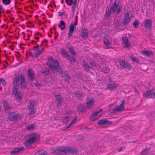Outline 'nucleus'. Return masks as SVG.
I'll use <instances>...</instances> for the list:
<instances>
[{
    "mask_svg": "<svg viewBox=\"0 0 155 155\" xmlns=\"http://www.w3.org/2000/svg\"><path fill=\"white\" fill-rule=\"evenodd\" d=\"M56 102L58 105H60L62 103V98L60 94L55 95Z\"/></svg>",
    "mask_w": 155,
    "mask_h": 155,
    "instance_id": "nucleus-20",
    "label": "nucleus"
},
{
    "mask_svg": "<svg viewBox=\"0 0 155 155\" xmlns=\"http://www.w3.org/2000/svg\"><path fill=\"white\" fill-rule=\"evenodd\" d=\"M52 58V57H51L48 58V60L51 61L50 63L47 62V65L52 70H55L58 72H61V68L58 62L56 60H53Z\"/></svg>",
    "mask_w": 155,
    "mask_h": 155,
    "instance_id": "nucleus-2",
    "label": "nucleus"
},
{
    "mask_svg": "<svg viewBox=\"0 0 155 155\" xmlns=\"http://www.w3.org/2000/svg\"><path fill=\"white\" fill-rule=\"evenodd\" d=\"M35 103L33 101H30L28 104V109L30 114H35Z\"/></svg>",
    "mask_w": 155,
    "mask_h": 155,
    "instance_id": "nucleus-10",
    "label": "nucleus"
},
{
    "mask_svg": "<svg viewBox=\"0 0 155 155\" xmlns=\"http://www.w3.org/2000/svg\"><path fill=\"white\" fill-rule=\"evenodd\" d=\"M69 50L70 52L74 55L76 54V53L74 51L72 47H70L69 48Z\"/></svg>",
    "mask_w": 155,
    "mask_h": 155,
    "instance_id": "nucleus-41",
    "label": "nucleus"
},
{
    "mask_svg": "<svg viewBox=\"0 0 155 155\" xmlns=\"http://www.w3.org/2000/svg\"><path fill=\"white\" fill-rule=\"evenodd\" d=\"M24 149V148L23 147H21L20 148H17L15 149L13 151L11 152V153L12 155H15L17 154V153L23 150Z\"/></svg>",
    "mask_w": 155,
    "mask_h": 155,
    "instance_id": "nucleus-23",
    "label": "nucleus"
},
{
    "mask_svg": "<svg viewBox=\"0 0 155 155\" xmlns=\"http://www.w3.org/2000/svg\"><path fill=\"white\" fill-rule=\"evenodd\" d=\"M19 79H20L21 88L23 89L25 88V86L27 84H25V78L23 75L21 74L19 76L18 74H15V77L13 79V84L14 88H18L19 85Z\"/></svg>",
    "mask_w": 155,
    "mask_h": 155,
    "instance_id": "nucleus-1",
    "label": "nucleus"
},
{
    "mask_svg": "<svg viewBox=\"0 0 155 155\" xmlns=\"http://www.w3.org/2000/svg\"><path fill=\"white\" fill-rule=\"evenodd\" d=\"M38 15H36V16H35V17H36V18H38Z\"/></svg>",
    "mask_w": 155,
    "mask_h": 155,
    "instance_id": "nucleus-64",
    "label": "nucleus"
},
{
    "mask_svg": "<svg viewBox=\"0 0 155 155\" xmlns=\"http://www.w3.org/2000/svg\"><path fill=\"white\" fill-rule=\"evenodd\" d=\"M2 6L0 5V10H1V9L2 8Z\"/></svg>",
    "mask_w": 155,
    "mask_h": 155,
    "instance_id": "nucleus-59",
    "label": "nucleus"
},
{
    "mask_svg": "<svg viewBox=\"0 0 155 155\" xmlns=\"http://www.w3.org/2000/svg\"><path fill=\"white\" fill-rule=\"evenodd\" d=\"M60 72L61 73L62 77L64 78H65L67 75H68L65 73L62 72V71Z\"/></svg>",
    "mask_w": 155,
    "mask_h": 155,
    "instance_id": "nucleus-49",
    "label": "nucleus"
},
{
    "mask_svg": "<svg viewBox=\"0 0 155 155\" xmlns=\"http://www.w3.org/2000/svg\"><path fill=\"white\" fill-rule=\"evenodd\" d=\"M148 149H144V150L142 152H141V153L143 154H145L144 153V152L147 151H148Z\"/></svg>",
    "mask_w": 155,
    "mask_h": 155,
    "instance_id": "nucleus-53",
    "label": "nucleus"
},
{
    "mask_svg": "<svg viewBox=\"0 0 155 155\" xmlns=\"http://www.w3.org/2000/svg\"><path fill=\"white\" fill-rule=\"evenodd\" d=\"M121 102V104L120 105L116 106L112 109L113 113H116L124 110V106L125 104L124 100L122 101Z\"/></svg>",
    "mask_w": 155,
    "mask_h": 155,
    "instance_id": "nucleus-5",
    "label": "nucleus"
},
{
    "mask_svg": "<svg viewBox=\"0 0 155 155\" xmlns=\"http://www.w3.org/2000/svg\"><path fill=\"white\" fill-rule=\"evenodd\" d=\"M77 25V23H75L74 24V25L75 26H76V25Z\"/></svg>",
    "mask_w": 155,
    "mask_h": 155,
    "instance_id": "nucleus-62",
    "label": "nucleus"
},
{
    "mask_svg": "<svg viewBox=\"0 0 155 155\" xmlns=\"http://www.w3.org/2000/svg\"><path fill=\"white\" fill-rule=\"evenodd\" d=\"M42 72L46 75H48L50 74L49 70L48 68L45 69L42 71Z\"/></svg>",
    "mask_w": 155,
    "mask_h": 155,
    "instance_id": "nucleus-39",
    "label": "nucleus"
},
{
    "mask_svg": "<svg viewBox=\"0 0 155 155\" xmlns=\"http://www.w3.org/2000/svg\"><path fill=\"white\" fill-rule=\"evenodd\" d=\"M26 128L27 129L29 130H32L35 128V125L34 124H32L29 126H27Z\"/></svg>",
    "mask_w": 155,
    "mask_h": 155,
    "instance_id": "nucleus-35",
    "label": "nucleus"
},
{
    "mask_svg": "<svg viewBox=\"0 0 155 155\" xmlns=\"http://www.w3.org/2000/svg\"><path fill=\"white\" fill-rule=\"evenodd\" d=\"M33 49L34 51V53L36 55V57H37L44 52V48H43L41 50H39V46L38 45L36 47H34Z\"/></svg>",
    "mask_w": 155,
    "mask_h": 155,
    "instance_id": "nucleus-11",
    "label": "nucleus"
},
{
    "mask_svg": "<svg viewBox=\"0 0 155 155\" xmlns=\"http://www.w3.org/2000/svg\"><path fill=\"white\" fill-rule=\"evenodd\" d=\"M154 93H155V94H154V97H155V91H154Z\"/></svg>",
    "mask_w": 155,
    "mask_h": 155,
    "instance_id": "nucleus-63",
    "label": "nucleus"
},
{
    "mask_svg": "<svg viewBox=\"0 0 155 155\" xmlns=\"http://www.w3.org/2000/svg\"><path fill=\"white\" fill-rule=\"evenodd\" d=\"M35 85L36 86H41L40 84L38 83V82H35Z\"/></svg>",
    "mask_w": 155,
    "mask_h": 155,
    "instance_id": "nucleus-55",
    "label": "nucleus"
},
{
    "mask_svg": "<svg viewBox=\"0 0 155 155\" xmlns=\"http://www.w3.org/2000/svg\"><path fill=\"white\" fill-rule=\"evenodd\" d=\"M130 58L133 61L137 63H138L139 62V60L138 59H136L134 57L132 54H131L130 56Z\"/></svg>",
    "mask_w": 155,
    "mask_h": 155,
    "instance_id": "nucleus-33",
    "label": "nucleus"
},
{
    "mask_svg": "<svg viewBox=\"0 0 155 155\" xmlns=\"http://www.w3.org/2000/svg\"><path fill=\"white\" fill-rule=\"evenodd\" d=\"M102 71L104 73H107L110 70L108 68L105 67L102 69Z\"/></svg>",
    "mask_w": 155,
    "mask_h": 155,
    "instance_id": "nucleus-40",
    "label": "nucleus"
},
{
    "mask_svg": "<svg viewBox=\"0 0 155 155\" xmlns=\"http://www.w3.org/2000/svg\"><path fill=\"white\" fill-rule=\"evenodd\" d=\"M142 52L146 56H149L153 54L152 52L151 51H144Z\"/></svg>",
    "mask_w": 155,
    "mask_h": 155,
    "instance_id": "nucleus-34",
    "label": "nucleus"
},
{
    "mask_svg": "<svg viewBox=\"0 0 155 155\" xmlns=\"http://www.w3.org/2000/svg\"><path fill=\"white\" fill-rule=\"evenodd\" d=\"M140 24L139 21L137 20H136L133 22V25L134 28H138V25Z\"/></svg>",
    "mask_w": 155,
    "mask_h": 155,
    "instance_id": "nucleus-32",
    "label": "nucleus"
},
{
    "mask_svg": "<svg viewBox=\"0 0 155 155\" xmlns=\"http://www.w3.org/2000/svg\"><path fill=\"white\" fill-rule=\"evenodd\" d=\"M104 42L105 45H109L110 44V42L109 41L106 39H104Z\"/></svg>",
    "mask_w": 155,
    "mask_h": 155,
    "instance_id": "nucleus-44",
    "label": "nucleus"
},
{
    "mask_svg": "<svg viewBox=\"0 0 155 155\" xmlns=\"http://www.w3.org/2000/svg\"><path fill=\"white\" fill-rule=\"evenodd\" d=\"M123 149H125V147H122L118 148V151L119 152H120L122 151V150H123Z\"/></svg>",
    "mask_w": 155,
    "mask_h": 155,
    "instance_id": "nucleus-51",
    "label": "nucleus"
},
{
    "mask_svg": "<svg viewBox=\"0 0 155 155\" xmlns=\"http://www.w3.org/2000/svg\"><path fill=\"white\" fill-rule=\"evenodd\" d=\"M65 2L69 6H71L73 5L72 8L73 10L76 9L77 6L76 0H74V1L73 0H65Z\"/></svg>",
    "mask_w": 155,
    "mask_h": 155,
    "instance_id": "nucleus-12",
    "label": "nucleus"
},
{
    "mask_svg": "<svg viewBox=\"0 0 155 155\" xmlns=\"http://www.w3.org/2000/svg\"><path fill=\"white\" fill-rule=\"evenodd\" d=\"M83 66L85 68V70L88 72V71H90V70L91 68V67L89 66V64L86 62L84 61H83Z\"/></svg>",
    "mask_w": 155,
    "mask_h": 155,
    "instance_id": "nucleus-26",
    "label": "nucleus"
},
{
    "mask_svg": "<svg viewBox=\"0 0 155 155\" xmlns=\"http://www.w3.org/2000/svg\"><path fill=\"white\" fill-rule=\"evenodd\" d=\"M115 10H113V13H115Z\"/></svg>",
    "mask_w": 155,
    "mask_h": 155,
    "instance_id": "nucleus-61",
    "label": "nucleus"
},
{
    "mask_svg": "<svg viewBox=\"0 0 155 155\" xmlns=\"http://www.w3.org/2000/svg\"><path fill=\"white\" fill-rule=\"evenodd\" d=\"M2 1L4 4L7 5L10 3L11 0H2Z\"/></svg>",
    "mask_w": 155,
    "mask_h": 155,
    "instance_id": "nucleus-42",
    "label": "nucleus"
},
{
    "mask_svg": "<svg viewBox=\"0 0 155 155\" xmlns=\"http://www.w3.org/2000/svg\"><path fill=\"white\" fill-rule=\"evenodd\" d=\"M51 150L52 151V153H55L54 155H62V153L57 149H51Z\"/></svg>",
    "mask_w": 155,
    "mask_h": 155,
    "instance_id": "nucleus-29",
    "label": "nucleus"
},
{
    "mask_svg": "<svg viewBox=\"0 0 155 155\" xmlns=\"http://www.w3.org/2000/svg\"><path fill=\"white\" fill-rule=\"evenodd\" d=\"M119 2V0H115L113 6L112 10H116L118 8V6Z\"/></svg>",
    "mask_w": 155,
    "mask_h": 155,
    "instance_id": "nucleus-27",
    "label": "nucleus"
},
{
    "mask_svg": "<svg viewBox=\"0 0 155 155\" xmlns=\"http://www.w3.org/2000/svg\"><path fill=\"white\" fill-rule=\"evenodd\" d=\"M18 88H14L13 92L16 98L18 100H21L22 99L21 94L18 91Z\"/></svg>",
    "mask_w": 155,
    "mask_h": 155,
    "instance_id": "nucleus-8",
    "label": "nucleus"
},
{
    "mask_svg": "<svg viewBox=\"0 0 155 155\" xmlns=\"http://www.w3.org/2000/svg\"><path fill=\"white\" fill-rule=\"evenodd\" d=\"M86 100L87 102V107L89 109L92 108L94 104V98L92 97H87Z\"/></svg>",
    "mask_w": 155,
    "mask_h": 155,
    "instance_id": "nucleus-9",
    "label": "nucleus"
},
{
    "mask_svg": "<svg viewBox=\"0 0 155 155\" xmlns=\"http://www.w3.org/2000/svg\"><path fill=\"white\" fill-rule=\"evenodd\" d=\"M19 115L15 112H9L8 114V117L11 121H14L19 117Z\"/></svg>",
    "mask_w": 155,
    "mask_h": 155,
    "instance_id": "nucleus-7",
    "label": "nucleus"
},
{
    "mask_svg": "<svg viewBox=\"0 0 155 155\" xmlns=\"http://www.w3.org/2000/svg\"><path fill=\"white\" fill-rule=\"evenodd\" d=\"M111 13V10H106L105 13L106 17L108 18Z\"/></svg>",
    "mask_w": 155,
    "mask_h": 155,
    "instance_id": "nucleus-43",
    "label": "nucleus"
},
{
    "mask_svg": "<svg viewBox=\"0 0 155 155\" xmlns=\"http://www.w3.org/2000/svg\"><path fill=\"white\" fill-rule=\"evenodd\" d=\"M154 91L148 90L145 94H143V96L146 97H154L155 94Z\"/></svg>",
    "mask_w": 155,
    "mask_h": 155,
    "instance_id": "nucleus-14",
    "label": "nucleus"
},
{
    "mask_svg": "<svg viewBox=\"0 0 155 155\" xmlns=\"http://www.w3.org/2000/svg\"><path fill=\"white\" fill-rule=\"evenodd\" d=\"M61 51L62 53L63 56L64 58H67L69 55L67 54V52L63 48H61Z\"/></svg>",
    "mask_w": 155,
    "mask_h": 155,
    "instance_id": "nucleus-31",
    "label": "nucleus"
},
{
    "mask_svg": "<svg viewBox=\"0 0 155 155\" xmlns=\"http://www.w3.org/2000/svg\"><path fill=\"white\" fill-rule=\"evenodd\" d=\"M144 26L145 28H151L152 25V21L150 19H147L145 20L144 23Z\"/></svg>",
    "mask_w": 155,
    "mask_h": 155,
    "instance_id": "nucleus-19",
    "label": "nucleus"
},
{
    "mask_svg": "<svg viewBox=\"0 0 155 155\" xmlns=\"http://www.w3.org/2000/svg\"><path fill=\"white\" fill-rule=\"evenodd\" d=\"M122 40L124 43L125 45L126 48H130L131 47L130 44L128 42V40L127 37L124 36L122 37Z\"/></svg>",
    "mask_w": 155,
    "mask_h": 155,
    "instance_id": "nucleus-17",
    "label": "nucleus"
},
{
    "mask_svg": "<svg viewBox=\"0 0 155 155\" xmlns=\"http://www.w3.org/2000/svg\"><path fill=\"white\" fill-rule=\"evenodd\" d=\"M102 111L103 109H101L98 111H96L95 112L93 113L90 118L91 120L94 121L98 119L101 115L100 112H101Z\"/></svg>",
    "mask_w": 155,
    "mask_h": 155,
    "instance_id": "nucleus-6",
    "label": "nucleus"
},
{
    "mask_svg": "<svg viewBox=\"0 0 155 155\" xmlns=\"http://www.w3.org/2000/svg\"><path fill=\"white\" fill-rule=\"evenodd\" d=\"M76 95L77 97L80 98L81 97V94L79 92H78L76 93Z\"/></svg>",
    "mask_w": 155,
    "mask_h": 155,
    "instance_id": "nucleus-52",
    "label": "nucleus"
},
{
    "mask_svg": "<svg viewBox=\"0 0 155 155\" xmlns=\"http://www.w3.org/2000/svg\"><path fill=\"white\" fill-rule=\"evenodd\" d=\"M28 74L30 80L32 81H33L35 79V77L34 74L31 69H28Z\"/></svg>",
    "mask_w": 155,
    "mask_h": 155,
    "instance_id": "nucleus-18",
    "label": "nucleus"
},
{
    "mask_svg": "<svg viewBox=\"0 0 155 155\" xmlns=\"http://www.w3.org/2000/svg\"><path fill=\"white\" fill-rule=\"evenodd\" d=\"M58 14H59V16H60L62 15H65L64 12H58Z\"/></svg>",
    "mask_w": 155,
    "mask_h": 155,
    "instance_id": "nucleus-54",
    "label": "nucleus"
},
{
    "mask_svg": "<svg viewBox=\"0 0 155 155\" xmlns=\"http://www.w3.org/2000/svg\"><path fill=\"white\" fill-rule=\"evenodd\" d=\"M29 53H30V55L31 56H33L34 55H33V54L30 51H29Z\"/></svg>",
    "mask_w": 155,
    "mask_h": 155,
    "instance_id": "nucleus-57",
    "label": "nucleus"
},
{
    "mask_svg": "<svg viewBox=\"0 0 155 155\" xmlns=\"http://www.w3.org/2000/svg\"><path fill=\"white\" fill-rule=\"evenodd\" d=\"M35 155H47V154L45 152L41 150H39L35 153Z\"/></svg>",
    "mask_w": 155,
    "mask_h": 155,
    "instance_id": "nucleus-36",
    "label": "nucleus"
},
{
    "mask_svg": "<svg viewBox=\"0 0 155 155\" xmlns=\"http://www.w3.org/2000/svg\"><path fill=\"white\" fill-rule=\"evenodd\" d=\"M81 34L82 36L84 38H87L88 36V32L87 29H83L81 30Z\"/></svg>",
    "mask_w": 155,
    "mask_h": 155,
    "instance_id": "nucleus-25",
    "label": "nucleus"
},
{
    "mask_svg": "<svg viewBox=\"0 0 155 155\" xmlns=\"http://www.w3.org/2000/svg\"><path fill=\"white\" fill-rule=\"evenodd\" d=\"M89 63H90V65H91L90 67H91H91H93V68L94 67H95L96 66L95 64V63L93 61L90 62Z\"/></svg>",
    "mask_w": 155,
    "mask_h": 155,
    "instance_id": "nucleus-47",
    "label": "nucleus"
},
{
    "mask_svg": "<svg viewBox=\"0 0 155 155\" xmlns=\"http://www.w3.org/2000/svg\"><path fill=\"white\" fill-rule=\"evenodd\" d=\"M76 118H74L72 120L70 123L69 124L68 126L67 127V128H69L71 125L74 124L76 122Z\"/></svg>",
    "mask_w": 155,
    "mask_h": 155,
    "instance_id": "nucleus-38",
    "label": "nucleus"
},
{
    "mask_svg": "<svg viewBox=\"0 0 155 155\" xmlns=\"http://www.w3.org/2000/svg\"><path fill=\"white\" fill-rule=\"evenodd\" d=\"M120 11L121 10H117V14H119Z\"/></svg>",
    "mask_w": 155,
    "mask_h": 155,
    "instance_id": "nucleus-58",
    "label": "nucleus"
},
{
    "mask_svg": "<svg viewBox=\"0 0 155 155\" xmlns=\"http://www.w3.org/2000/svg\"><path fill=\"white\" fill-rule=\"evenodd\" d=\"M132 15V13L130 11H128L125 14L124 19L123 21L124 25L126 26L127 24L129 23Z\"/></svg>",
    "mask_w": 155,
    "mask_h": 155,
    "instance_id": "nucleus-4",
    "label": "nucleus"
},
{
    "mask_svg": "<svg viewBox=\"0 0 155 155\" xmlns=\"http://www.w3.org/2000/svg\"><path fill=\"white\" fill-rule=\"evenodd\" d=\"M117 87V85L113 83L108 84L107 85V88L109 90H113Z\"/></svg>",
    "mask_w": 155,
    "mask_h": 155,
    "instance_id": "nucleus-21",
    "label": "nucleus"
},
{
    "mask_svg": "<svg viewBox=\"0 0 155 155\" xmlns=\"http://www.w3.org/2000/svg\"><path fill=\"white\" fill-rule=\"evenodd\" d=\"M68 147L64 146H58L56 147V149L61 152H62L67 153Z\"/></svg>",
    "mask_w": 155,
    "mask_h": 155,
    "instance_id": "nucleus-22",
    "label": "nucleus"
},
{
    "mask_svg": "<svg viewBox=\"0 0 155 155\" xmlns=\"http://www.w3.org/2000/svg\"><path fill=\"white\" fill-rule=\"evenodd\" d=\"M58 27L61 30H64L65 28V24L62 21H61L60 23L58 25Z\"/></svg>",
    "mask_w": 155,
    "mask_h": 155,
    "instance_id": "nucleus-28",
    "label": "nucleus"
},
{
    "mask_svg": "<svg viewBox=\"0 0 155 155\" xmlns=\"http://www.w3.org/2000/svg\"><path fill=\"white\" fill-rule=\"evenodd\" d=\"M76 28V27L74 25L73 23H72L70 25L69 28V32L68 34L69 37H71L72 33Z\"/></svg>",
    "mask_w": 155,
    "mask_h": 155,
    "instance_id": "nucleus-15",
    "label": "nucleus"
},
{
    "mask_svg": "<svg viewBox=\"0 0 155 155\" xmlns=\"http://www.w3.org/2000/svg\"><path fill=\"white\" fill-rule=\"evenodd\" d=\"M3 106L5 109L6 110H8L9 109V107L8 102L6 101H3Z\"/></svg>",
    "mask_w": 155,
    "mask_h": 155,
    "instance_id": "nucleus-30",
    "label": "nucleus"
},
{
    "mask_svg": "<svg viewBox=\"0 0 155 155\" xmlns=\"http://www.w3.org/2000/svg\"><path fill=\"white\" fill-rule=\"evenodd\" d=\"M120 64L123 68L125 69H130V65L127 62L124 60H122L120 62Z\"/></svg>",
    "mask_w": 155,
    "mask_h": 155,
    "instance_id": "nucleus-13",
    "label": "nucleus"
},
{
    "mask_svg": "<svg viewBox=\"0 0 155 155\" xmlns=\"http://www.w3.org/2000/svg\"><path fill=\"white\" fill-rule=\"evenodd\" d=\"M0 82L2 83V84L3 85H4L6 84V82L5 80L3 78L0 79Z\"/></svg>",
    "mask_w": 155,
    "mask_h": 155,
    "instance_id": "nucleus-48",
    "label": "nucleus"
},
{
    "mask_svg": "<svg viewBox=\"0 0 155 155\" xmlns=\"http://www.w3.org/2000/svg\"><path fill=\"white\" fill-rule=\"evenodd\" d=\"M108 81L110 82H113V80H112V78H109V79H108Z\"/></svg>",
    "mask_w": 155,
    "mask_h": 155,
    "instance_id": "nucleus-56",
    "label": "nucleus"
},
{
    "mask_svg": "<svg viewBox=\"0 0 155 155\" xmlns=\"http://www.w3.org/2000/svg\"><path fill=\"white\" fill-rule=\"evenodd\" d=\"M38 137V135L35 133L30 134L28 139L24 143V145L27 147H30L32 144L35 142Z\"/></svg>",
    "mask_w": 155,
    "mask_h": 155,
    "instance_id": "nucleus-3",
    "label": "nucleus"
},
{
    "mask_svg": "<svg viewBox=\"0 0 155 155\" xmlns=\"http://www.w3.org/2000/svg\"><path fill=\"white\" fill-rule=\"evenodd\" d=\"M11 12V11H8V10H6V12H7V13H10V12Z\"/></svg>",
    "mask_w": 155,
    "mask_h": 155,
    "instance_id": "nucleus-60",
    "label": "nucleus"
},
{
    "mask_svg": "<svg viewBox=\"0 0 155 155\" xmlns=\"http://www.w3.org/2000/svg\"><path fill=\"white\" fill-rule=\"evenodd\" d=\"M65 81L68 82H69L70 81V77L68 75H67L65 78H64Z\"/></svg>",
    "mask_w": 155,
    "mask_h": 155,
    "instance_id": "nucleus-45",
    "label": "nucleus"
},
{
    "mask_svg": "<svg viewBox=\"0 0 155 155\" xmlns=\"http://www.w3.org/2000/svg\"><path fill=\"white\" fill-rule=\"evenodd\" d=\"M67 153H70L72 154H76L78 152V150L75 148L68 147Z\"/></svg>",
    "mask_w": 155,
    "mask_h": 155,
    "instance_id": "nucleus-24",
    "label": "nucleus"
},
{
    "mask_svg": "<svg viewBox=\"0 0 155 155\" xmlns=\"http://www.w3.org/2000/svg\"><path fill=\"white\" fill-rule=\"evenodd\" d=\"M111 123V121L107 119L101 120H98L97 124L99 125H103L109 124Z\"/></svg>",
    "mask_w": 155,
    "mask_h": 155,
    "instance_id": "nucleus-16",
    "label": "nucleus"
},
{
    "mask_svg": "<svg viewBox=\"0 0 155 155\" xmlns=\"http://www.w3.org/2000/svg\"><path fill=\"white\" fill-rule=\"evenodd\" d=\"M70 119L68 117H66L65 119L63 121L64 123H68L70 120Z\"/></svg>",
    "mask_w": 155,
    "mask_h": 155,
    "instance_id": "nucleus-46",
    "label": "nucleus"
},
{
    "mask_svg": "<svg viewBox=\"0 0 155 155\" xmlns=\"http://www.w3.org/2000/svg\"><path fill=\"white\" fill-rule=\"evenodd\" d=\"M78 110L80 112H82V107L81 106H79L78 107Z\"/></svg>",
    "mask_w": 155,
    "mask_h": 155,
    "instance_id": "nucleus-50",
    "label": "nucleus"
},
{
    "mask_svg": "<svg viewBox=\"0 0 155 155\" xmlns=\"http://www.w3.org/2000/svg\"><path fill=\"white\" fill-rule=\"evenodd\" d=\"M67 57L68 58V59L71 63L75 62V59L73 56H71L68 55Z\"/></svg>",
    "mask_w": 155,
    "mask_h": 155,
    "instance_id": "nucleus-37",
    "label": "nucleus"
}]
</instances>
